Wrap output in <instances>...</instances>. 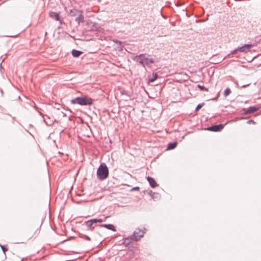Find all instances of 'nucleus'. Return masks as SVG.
I'll return each instance as SVG.
<instances>
[{
    "instance_id": "nucleus-1",
    "label": "nucleus",
    "mask_w": 261,
    "mask_h": 261,
    "mask_svg": "<svg viewBox=\"0 0 261 261\" xmlns=\"http://www.w3.org/2000/svg\"><path fill=\"white\" fill-rule=\"evenodd\" d=\"M148 56L149 55H147L146 54H141L135 56L133 60L143 67L147 66L150 67L154 63V61L152 58H148Z\"/></svg>"
},
{
    "instance_id": "nucleus-2",
    "label": "nucleus",
    "mask_w": 261,
    "mask_h": 261,
    "mask_svg": "<svg viewBox=\"0 0 261 261\" xmlns=\"http://www.w3.org/2000/svg\"><path fill=\"white\" fill-rule=\"evenodd\" d=\"M109 176V170L107 165L102 163L100 164L97 170V178L100 180H104Z\"/></svg>"
},
{
    "instance_id": "nucleus-3",
    "label": "nucleus",
    "mask_w": 261,
    "mask_h": 261,
    "mask_svg": "<svg viewBox=\"0 0 261 261\" xmlns=\"http://www.w3.org/2000/svg\"><path fill=\"white\" fill-rule=\"evenodd\" d=\"M72 104H78L81 106H91L93 104L92 99L86 97H77L71 100Z\"/></svg>"
},
{
    "instance_id": "nucleus-4",
    "label": "nucleus",
    "mask_w": 261,
    "mask_h": 261,
    "mask_svg": "<svg viewBox=\"0 0 261 261\" xmlns=\"http://www.w3.org/2000/svg\"><path fill=\"white\" fill-rule=\"evenodd\" d=\"M253 46V45L250 44H246L241 47H238L231 51V54H237L238 52L247 53L250 51L251 48Z\"/></svg>"
},
{
    "instance_id": "nucleus-5",
    "label": "nucleus",
    "mask_w": 261,
    "mask_h": 261,
    "mask_svg": "<svg viewBox=\"0 0 261 261\" xmlns=\"http://www.w3.org/2000/svg\"><path fill=\"white\" fill-rule=\"evenodd\" d=\"M144 231L139 228L136 229L133 234L131 236L136 241H139L144 234Z\"/></svg>"
},
{
    "instance_id": "nucleus-6",
    "label": "nucleus",
    "mask_w": 261,
    "mask_h": 261,
    "mask_svg": "<svg viewBox=\"0 0 261 261\" xmlns=\"http://www.w3.org/2000/svg\"><path fill=\"white\" fill-rule=\"evenodd\" d=\"M228 122V121H227L225 124H219L218 125H212L207 127L206 129L211 132H219L224 128V126L227 124Z\"/></svg>"
},
{
    "instance_id": "nucleus-7",
    "label": "nucleus",
    "mask_w": 261,
    "mask_h": 261,
    "mask_svg": "<svg viewBox=\"0 0 261 261\" xmlns=\"http://www.w3.org/2000/svg\"><path fill=\"white\" fill-rule=\"evenodd\" d=\"M75 12L79 13L78 16L75 19V21L77 22L78 24H79L81 22L84 21V17L81 11H77L76 10H71L70 13L73 16L75 15V13H74Z\"/></svg>"
},
{
    "instance_id": "nucleus-8",
    "label": "nucleus",
    "mask_w": 261,
    "mask_h": 261,
    "mask_svg": "<svg viewBox=\"0 0 261 261\" xmlns=\"http://www.w3.org/2000/svg\"><path fill=\"white\" fill-rule=\"evenodd\" d=\"M259 109V107H250L246 109L243 110V114L247 115L253 113L255 112H256Z\"/></svg>"
},
{
    "instance_id": "nucleus-9",
    "label": "nucleus",
    "mask_w": 261,
    "mask_h": 261,
    "mask_svg": "<svg viewBox=\"0 0 261 261\" xmlns=\"http://www.w3.org/2000/svg\"><path fill=\"white\" fill-rule=\"evenodd\" d=\"M39 115L42 116L43 120L45 124L48 126H51L53 124V121L50 120V118L47 115H44L42 113L38 112Z\"/></svg>"
},
{
    "instance_id": "nucleus-10",
    "label": "nucleus",
    "mask_w": 261,
    "mask_h": 261,
    "mask_svg": "<svg viewBox=\"0 0 261 261\" xmlns=\"http://www.w3.org/2000/svg\"><path fill=\"white\" fill-rule=\"evenodd\" d=\"M49 16L56 20L59 21L60 24H62L63 21L60 19L59 14L55 12H51L49 13Z\"/></svg>"
},
{
    "instance_id": "nucleus-11",
    "label": "nucleus",
    "mask_w": 261,
    "mask_h": 261,
    "mask_svg": "<svg viewBox=\"0 0 261 261\" xmlns=\"http://www.w3.org/2000/svg\"><path fill=\"white\" fill-rule=\"evenodd\" d=\"M95 224L93 220V219H91L85 222V225L87 226L88 230L90 231L93 230L94 228V226L93 224Z\"/></svg>"
},
{
    "instance_id": "nucleus-12",
    "label": "nucleus",
    "mask_w": 261,
    "mask_h": 261,
    "mask_svg": "<svg viewBox=\"0 0 261 261\" xmlns=\"http://www.w3.org/2000/svg\"><path fill=\"white\" fill-rule=\"evenodd\" d=\"M147 180L148 182H149L150 186L151 188H154L158 186L157 183L156 182L155 180L152 177L148 176L147 177Z\"/></svg>"
},
{
    "instance_id": "nucleus-13",
    "label": "nucleus",
    "mask_w": 261,
    "mask_h": 261,
    "mask_svg": "<svg viewBox=\"0 0 261 261\" xmlns=\"http://www.w3.org/2000/svg\"><path fill=\"white\" fill-rule=\"evenodd\" d=\"M134 240L131 236L130 237L125 238L123 244L126 247H130L132 245V241Z\"/></svg>"
},
{
    "instance_id": "nucleus-14",
    "label": "nucleus",
    "mask_w": 261,
    "mask_h": 261,
    "mask_svg": "<svg viewBox=\"0 0 261 261\" xmlns=\"http://www.w3.org/2000/svg\"><path fill=\"white\" fill-rule=\"evenodd\" d=\"M101 227H103L105 228H106L108 229L112 230L113 231H116V229L115 228V227L114 225L111 224H102L100 225Z\"/></svg>"
},
{
    "instance_id": "nucleus-15",
    "label": "nucleus",
    "mask_w": 261,
    "mask_h": 261,
    "mask_svg": "<svg viewBox=\"0 0 261 261\" xmlns=\"http://www.w3.org/2000/svg\"><path fill=\"white\" fill-rule=\"evenodd\" d=\"M71 54L73 57L77 58L83 54V52L80 50L73 49L71 51Z\"/></svg>"
},
{
    "instance_id": "nucleus-16",
    "label": "nucleus",
    "mask_w": 261,
    "mask_h": 261,
    "mask_svg": "<svg viewBox=\"0 0 261 261\" xmlns=\"http://www.w3.org/2000/svg\"><path fill=\"white\" fill-rule=\"evenodd\" d=\"M113 41L118 45V49L119 50L121 51L123 49V46L122 45V43L120 41L117 39H113Z\"/></svg>"
},
{
    "instance_id": "nucleus-17",
    "label": "nucleus",
    "mask_w": 261,
    "mask_h": 261,
    "mask_svg": "<svg viewBox=\"0 0 261 261\" xmlns=\"http://www.w3.org/2000/svg\"><path fill=\"white\" fill-rule=\"evenodd\" d=\"M176 145H177L176 142H170L168 144L167 149H168V150L173 149L176 147Z\"/></svg>"
},
{
    "instance_id": "nucleus-18",
    "label": "nucleus",
    "mask_w": 261,
    "mask_h": 261,
    "mask_svg": "<svg viewBox=\"0 0 261 261\" xmlns=\"http://www.w3.org/2000/svg\"><path fill=\"white\" fill-rule=\"evenodd\" d=\"M158 77V74L157 73H153L152 76L149 79V81L150 82H153L155 80H156Z\"/></svg>"
},
{
    "instance_id": "nucleus-19",
    "label": "nucleus",
    "mask_w": 261,
    "mask_h": 261,
    "mask_svg": "<svg viewBox=\"0 0 261 261\" xmlns=\"http://www.w3.org/2000/svg\"><path fill=\"white\" fill-rule=\"evenodd\" d=\"M228 18V16L226 15L225 16H224L223 18L220 17V22H222L223 24L226 25L225 23H227V20Z\"/></svg>"
},
{
    "instance_id": "nucleus-20",
    "label": "nucleus",
    "mask_w": 261,
    "mask_h": 261,
    "mask_svg": "<svg viewBox=\"0 0 261 261\" xmlns=\"http://www.w3.org/2000/svg\"><path fill=\"white\" fill-rule=\"evenodd\" d=\"M197 87L201 90V91H208L207 89L205 88L204 86L201 85H198Z\"/></svg>"
},
{
    "instance_id": "nucleus-21",
    "label": "nucleus",
    "mask_w": 261,
    "mask_h": 261,
    "mask_svg": "<svg viewBox=\"0 0 261 261\" xmlns=\"http://www.w3.org/2000/svg\"><path fill=\"white\" fill-rule=\"evenodd\" d=\"M0 247H1V249H2V251H3V252H4V253L5 254H6V252L8 250V249H7V248H6L5 247V246L2 245H1V244H0Z\"/></svg>"
},
{
    "instance_id": "nucleus-22",
    "label": "nucleus",
    "mask_w": 261,
    "mask_h": 261,
    "mask_svg": "<svg viewBox=\"0 0 261 261\" xmlns=\"http://www.w3.org/2000/svg\"><path fill=\"white\" fill-rule=\"evenodd\" d=\"M204 103H199L198 104L197 107H196V109H195V111H197L198 110H199L200 109H201L202 106H203Z\"/></svg>"
},
{
    "instance_id": "nucleus-23",
    "label": "nucleus",
    "mask_w": 261,
    "mask_h": 261,
    "mask_svg": "<svg viewBox=\"0 0 261 261\" xmlns=\"http://www.w3.org/2000/svg\"><path fill=\"white\" fill-rule=\"evenodd\" d=\"M95 223H100L103 221V220L102 219H93Z\"/></svg>"
},
{
    "instance_id": "nucleus-24",
    "label": "nucleus",
    "mask_w": 261,
    "mask_h": 261,
    "mask_svg": "<svg viewBox=\"0 0 261 261\" xmlns=\"http://www.w3.org/2000/svg\"><path fill=\"white\" fill-rule=\"evenodd\" d=\"M224 95L225 97L228 95V87L224 90Z\"/></svg>"
},
{
    "instance_id": "nucleus-25",
    "label": "nucleus",
    "mask_w": 261,
    "mask_h": 261,
    "mask_svg": "<svg viewBox=\"0 0 261 261\" xmlns=\"http://www.w3.org/2000/svg\"><path fill=\"white\" fill-rule=\"evenodd\" d=\"M247 123L248 124H250V123H255V122L254 121V120H249L247 121Z\"/></svg>"
},
{
    "instance_id": "nucleus-26",
    "label": "nucleus",
    "mask_w": 261,
    "mask_h": 261,
    "mask_svg": "<svg viewBox=\"0 0 261 261\" xmlns=\"http://www.w3.org/2000/svg\"><path fill=\"white\" fill-rule=\"evenodd\" d=\"M139 190V187H136L132 189V190Z\"/></svg>"
},
{
    "instance_id": "nucleus-27",
    "label": "nucleus",
    "mask_w": 261,
    "mask_h": 261,
    "mask_svg": "<svg viewBox=\"0 0 261 261\" xmlns=\"http://www.w3.org/2000/svg\"><path fill=\"white\" fill-rule=\"evenodd\" d=\"M85 239L86 240H87V241H90L91 239L89 237L87 236H85Z\"/></svg>"
},
{
    "instance_id": "nucleus-28",
    "label": "nucleus",
    "mask_w": 261,
    "mask_h": 261,
    "mask_svg": "<svg viewBox=\"0 0 261 261\" xmlns=\"http://www.w3.org/2000/svg\"><path fill=\"white\" fill-rule=\"evenodd\" d=\"M93 26L94 27V28L92 29V30L93 31H97L98 30V28L96 27H95L94 25L93 24Z\"/></svg>"
},
{
    "instance_id": "nucleus-29",
    "label": "nucleus",
    "mask_w": 261,
    "mask_h": 261,
    "mask_svg": "<svg viewBox=\"0 0 261 261\" xmlns=\"http://www.w3.org/2000/svg\"><path fill=\"white\" fill-rule=\"evenodd\" d=\"M247 85H242V86H241V87L242 88H244V87H246V86H247Z\"/></svg>"
},
{
    "instance_id": "nucleus-30",
    "label": "nucleus",
    "mask_w": 261,
    "mask_h": 261,
    "mask_svg": "<svg viewBox=\"0 0 261 261\" xmlns=\"http://www.w3.org/2000/svg\"><path fill=\"white\" fill-rule=\"evenodd\" d=\"M35 108L36 110H38V108L36 106L35 107Z\"/></svg>"
},
{
    "instance_id": "nucleus-31",
    "label": "nucleus",
    "mask_w": 261,
    "mask_h": 261,
    "mask_svg": "<svg viewBox=\"0 0 261 261\" xmlns=\"http://www.w3.org/2000/svg\"><path fill=\"white\" fill-rule=\"evenodd\" d=\"M152 198H153V199H154V196H152Z\"/></svg>"
},
{
    "instance_id": "nucleus-32",
    "label": "nucleus",
    "mask_w": 261,
    "mask_h": 261,
    "mask_svg": "<svg viewBox=\"0 0 261 261\" xmlns=\"http://www.w3.org/2000/svg\"><path fill=\"white\" fill-rule=\"evenodd\" d=\"M234 1H237V0H234Z\"/></svg>"
}]
</instances>
